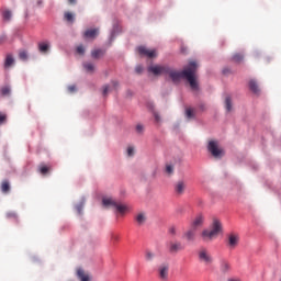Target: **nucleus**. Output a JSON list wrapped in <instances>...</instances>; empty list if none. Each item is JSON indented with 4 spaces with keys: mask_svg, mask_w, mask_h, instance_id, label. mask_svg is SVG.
Segmentation results:
<instances>
[{
    "mask_svg": "<svg viewBox=\"0 0 281 281\" xmlns=\"http://www.w3.org/2000/svg\"><path fill=\"white\" fill-rule=\"evenodd\" d=\"M198 64L191 60L182 71L171 69L167 65H153L148 67V72L155 76L169 75L173 82H179L180 79H186L190 83L192 91H199V82L196 80Z\"/></svg>",
    "mask_w": 281,
    "mask_h": 281,
    "instance_id": "1",
    "label": "nucleus"
},
{
    "mask_svg": "<svg viewBox=\"0 0 281 281\" xmlns=\"http://www.w3.org/2000/svg\"><path fill=\"white\" fill-rule=\"evenodd\" d=\"M223 232V226L220 220H213V224L211 225V229H206L202 233V238L205 243H211L213 239L217 238L220 234Z\"/></svg>",
    "mask_w": 281,
    "mask_h": 281,
    "instance_id": "2",
    "label": "nucleus"
},
{
    "mask_svg": "<svg viewBox=\"0 0 281 281\" xmlns=\"http://www.w3.org/2000/svg\"><path fill=\"white\" fill-rule=\"evenodd\" d=\"M102 204L108 207V206H113L116 209V211L120 214H124L128 209L127 206H125V204L119 203L116 202L114 199L112 198H103L102 199Z\"/></svg>",
    "mask_w": 281,
    "mask_h": 281,
    "instance_id": "3",
    "label": "nucleus"
},
{
    "mask_svg": "<svg viewBox=\"0 0 281 281\" xmlns=\"http://www.w3.org/2000/svg\"><path fill=\"white\" fill-rule=\"evenodd\" d=\"M207 148H209V151L211 153V155L216 159L222 158L224 155V150H223V148L218 147L217 140H210Z\"/></svg>",
    "mask_w": 281,
    "mask_h": 281,
    "instance_id": "4",
    "label": "nucleus"
},
{
    "mask_svg": "<svg viewBox=\"0 0 281 281\" xmlns=\"http://www.w3.org/2000/svg\"><path fill=\"white\" fill-rule=\"evenodd\" d=\"M169 263H160L157 268V277L160 281H169Z\"/></svg>",
    "mask_w": 281,
    "mask_h": 281,
    "instance_id": "5",
    "label": "nucleus"
},
{
    "mask_svg": "<svg viewBox=\"0 0 281 281\" xmlns=\"http://www.w3.org/2000/svg\"><path fill=\"white\" fill-rule=\"evenodd\" d=\"M167 247H168V251L171 255H176L179 251L184 250V246L181 244V241H168Z\"/></svg>",
    "mask_w": 281,
    "mask_h": 281,
    "instance_id": "6",
    "label": "nucleus"
},
{
    "mask_svg": "<svg viewBox=\"0 0 281 281\" xmlns=\"http://www.w3.org/2000/svg\"><path fill=\"white\" fill-rule=\"evenodd\" d=\"M199 260L205 265H211L213 259L206 248H201L199 250Z\"/></svg>",
    "mask_w": 281,
    "mask_h": 281,
    "instance_id": "7",
    "label": "nucleus"
},
{
    "mask_svg": "<svg viewBox=\"0 0 281 281\" xmlns=\"http://www.w3.org/2000/svg\"><path fill=\"white\" fill-rule=\"evenodd\" d=\"M137 52L140 56L147 58H155L157 56L155 49H148L146 46H138Z\"/></svg>",
    "mask_w": 281,
    "mask_h": 281,
    "instance_id": "8",
    "label": "nucleus"
},
{
    "mask_svg": "<svg viewBox=\"0 0 281 281\" xmlns=\"http://www.w3.org/2000/svg\"><path fill=\"white\" fill-rule=\"evenodd\" d=\"M195 236H196V229L194 228H189V231H186V233L183 234V238L187 241H194L195 240Z\"/></svg>",
    "mask_w": 281,
    "mask_h": 281,
    "instance_id": "9",
    "label": "nucleus"
},
{
    "mask_svg": "<svg viewBox=\"0 0 281 281\" xmlns=\"http://www.w3.org/2000/svg\"><path fill=\"white\" fill-rule=\"evenodd\" d=\"M239 241V236L236 235L235 233H231V235H228V246L234 249Z\"/></svg>",
    "mask_w": 281,
    "mask_h": 281,
    "instance_id": "10",
    "label": "nucleus"
},
{
    "mask_svg": "<svg viewBox=\"0 0 281 281\" xmlns=\"http://www.w3.org/2000/svg\"><path fill=\"white\" fill-rule=\"evenodd\" d=\"M37 47L41 54L46 55L49 52L50 44L49 42H40Z\"/></svg>",
    "mask_w": 281,
    "mask_h": 281,
    "instance_id": "11",
    "label": "nucleus"
},
{
    "mask_svg": "<svg viewBox=\"0 0 281 281\" xmlns=\"http://www.w3.org/2000/svg\"><path fill=\"white\" fill-rule=\"evenodd\" d=\"M146 221H147V216H146V213H144L143 211L135 215V222L137 223L138 226L144 225Z\"/></svg>",
    "mask_w": 281,
    "mask_h": 281,
    "instance_id": "12",
    "label": "nucleus"
},
{
    "mask_svg": "<svg viewBox=\"0 0 281 281\" xmlns=\"http://www.w3.org/2000/svg\"><path fill=\"white\" fill-rule=\"evenodd\" d=\"M203 222H204L203 215H196L195 220H193L191 224V227L196 231L199 227L203 225Z\"/></svg>",
    "mask_w": 281,
    "mask_h": 281,
    "instance_id": "13",
    "label": "nucleus"
},
{
    "mask_svg": "<svg viewBox=\"0 0 281 281\" xmlns=\"http://www.w3.org/2000/svg\"><path fill=\"white\" fill-rule=\"evenodd\" d=\"M12 66H14V56L12 54H7L4 69H10Z\"/></svg>",
    "mask_w": 281,
    "mask_h": 281,
    "instance_id": "14",
    "label": "nucleus"
},
{
    "mask_svg": "<svg viewBox=\"0 0 281 281\" xmlns=\"http://www.w3.org/2000/svg\"><path fill=\"white\" fill-rule=\"evenodd\" d=\"M186 190L184 181L180 180L176 183L175 191L178 195H182Z\"/></svg>",
    "mask_w": 281,
    "mask_h": 281,
    "instance_id": "15",
    "label": "nucleus"
},
{
    "mask_svg": "<svg viewBox=\"0 0 281 281\" xmlns=\"http://www.w3.org/2000/svg\"><path fill=\"white\" fill-rule=\"evenodd\" d=\"M98 34H99L98 29H89L85 32L83 36L86 38H95Z\"/></svg>",
    "mask_w": 281,
    "mask_h": 281,
    "instance_id": "16",
    "label": "nucleus"
},
{
    "mask_svg": "<svg viewBox=\"0 0 281 281\" xmlns=\"http://www.w3.org/2000/svg\"><path fill=\"white\" fill-rule=\"evenodd\" d=\"M249 89H250L251 92L255 93V94H259V92H260L259 86H258L257 81L254 80V79H251V80L249 81Z\"/></svg>",
    "mask_w": 281,
    "mask_h": 281,
    "instance_id": "17",
    "label": "nucleus"
},
{
    "mask_svg": "<svg viewBox=\"0 0 281 281\" xmlns=\"http://www.w3.org/2000/svg\"><path fill=\"white\" fill-rule=\"evenodd\" d=\"M77 277L78 279H80V281H90L89 274H86V272L81 268L77 269Z\"/></svg>",
    "mask_w": 281,
    "mask_h": 281,
    "instance_id": "18",
    "label": "nucleus"
},
{
    "mask_svg": "<svg viewBox=\"0 0 281 281\" xmlns=\"http://www.w3.org/2000/svg\"><path fill=\"white\" fill-rule=\"evenodd\" d=\"M104 54H105V49H101V48L93 49V50L91 52V56H92V58H94V59H99V58L103 57Z\"/></svg>",
    "mask_w": 281,
    "mask_h": 281,
    "instance_id": "19",
    "label": "nucleus"
},
{
    "mask_svg": "<svg viewBox=\"0 0 281 281\" xmlns=\"http://www.w3.org/2000/svg\"><path fill=\"white\" fill-rule=\"evenodd\" d=\"M2 193L8 194L10 193V181L9 180H3L1 182V187H0Z\"/></svg>",
    "mask_w": 281,
    "mask_h": 281,
    "instance_id": "20",
    "label": "nucleus"
},
{
    "mask_svg": "<svg viewBox=\"0 0 281 281\" xmlns=\"http://www.w3.org/2000/svg\"><path fill=\"white\" fill-rule=\"evenodd\" d=\"M2 16H3L4 21L10 22L12 20V11L8 10V9H4L2 11Z\"/></svg>",
    "mask_w": 281,
    "mask_h": 281,
    "instance_id": "21",
    "label": "nucleus"
},
{
    "mask_svg": "<svg viewBox=\"0 0 281 281\" xmlns=\"http://www.w3.org/2000/svg\"><path fill=\"white\" fill-rule=\"evenodd\" d=\"M49 170H50V167H49V166H46V165H43V164H41V165L38 166V172H40L42 176L47 175V173L49 172Z\"/></svg>",
    "mask_w": 281,
    "mask_h": 281,
    "instance_id": "22",
    "label": "nucleus"
},
{
    "mask_svg": "<svg viewBox=\"0 0 281 281\" xmlns=\"http://www.w3.org/2000/svg\"><path fill=\"white\" fill-rule=\"evenodd\" d=\"M155 258V252L153 250H145V260L151 262Z\"/></svg>",
    "mask_w": 281,
    "mask_h": 281,
    "instance_id": "23",
    "label": "nucleus"
},
{
    "mask_svg": "<svg viewBox=\"0 0 281 281\" xmlns=\"http://www.w3.org/2000/svg\"><path fill=\"white\" fill-rule=\"evenodd\" d=\"M83 68L90 74L94 71V65L91 63H83Z\"/></svg>",
    "mask_w": 281,
    "mask_h": 281,
    "instance_id": "24",
    "label": "nucleus"
},
{
    "mask_svg": "<svg viewBox=\"0 0 281 281\" xmlns=\"http://www.w3.org/2000/svg\"><path fill=\"white\" fill-rule=\"evenodd\" d=\"M225 108H226V111L227 112H231L232 111V99L229 95H227L225 98Z\"/></svg>",
    "mask_w": 281,
    "mask_h": 281,
    "instance_id": "25",
    "label": "nucleus"
},
{
    "mask_svg": "<svg viewBox=\"0 0 281 281\" xmlns=\"http://www.w3.org/2000/svg\"><path fill=\"white\" fill-rule=\"evenodd\" d=\"M243 59H244V55L240 54V53H236V54H234V56H233V61H234V63H241Z\"/></svg>",
    "mask_w": 281,
    "mask_h": 281,
    "instance_id": "26",
    "label": "nucleus"
},
{
    "mask_svg": "<svg viewBox=\"0 0 281 281\" xmlns=\"http://www.w3.org/2000/svg\"><path fill=\"white\" fill-rule=\"evenodd\" d=\"M64 18L69 23L74 22V14L71 12H69V11L65 12Z\"/></svg>",
    "mask_w": 281,
    "mask_h": 281,
    "instance_id": "27",
    "label": "nucleus"
},
{
    "mask_svg": "<svg viewBox=\"0 0 281 281\" xmlns=\"http://www.w3.org/2000/svg\"><path fill=\"white\" fill-rule=\"evenodd\" d=\"M19 58H20L21 60H23V61L27 60V50L21 49V50L19 52Z\"/></svg>",
    "mask_w": 281,
    "mask_h": 281,
    "instance_id": "28",
    "label": "nucleus"
},
{
    "mask_svg": "<svg viewBox=\"0 0 281 281\" xmlns=\"http://www.w3.org/2000/svg\"><path fill=\"white\" fill-rule=\"evenodd\" d=\"M229 269H231L229 263H227V261H223V263H222V266H221L222 272H223V273H226V272L229 271Z\"/></svg>",
    "mask_w": 281,
    "mask_h": 281,
    "instance_id": "29",
    "label": "nucleus"
},
{
    "mask_svg": "<svg viewBox=\"0 0 281 281\" xmlns=\"http://www.w3.org/2000/svg\"><path fill=\"white\" fill-rule=\"evenodd\" d=\"M7 121H8V114L0 112V125L5 124Z\"/></svg>",
    "mask_w": 281,
    "mask_h": 281,
    "instance_id": "30",
    "label": "nucleus"
},
{
    "mask_svg": "<svg viewBox=\"0 0 281 281\" xmlns=\"http://www.w3.org/2000/svg\"><path fill=\"white\" fill-rule=\"evenodd\" d=\"M186 115H187V119H193L194 117V112H193V109H191V108H188L187 110H186Z\"/></svg>",
    "mask_w": 281,
    "mask_h": 281,
    "instance_id": "31",
    "label": "nucleus"
},
{
    "mask_svg": "<svg viewBox=\"0 0 281 281\" xmlns=\"http://www.w3.org/2000/svg\"><path fill=\"white\" fill-rule=\"evenodd\" d=\"M11 89L10 87L5 86L1 88L2 95H10Z\"/></svg>",
    "mask_w": 281,
    "mask_h": 281,
    "instance_id": "32",
    "label": "nucleus"
},
{
    "mask_svg": "<svg viewBox=\"0 0 281 281\" xmlns=\"http://www.w3.org/2000/svg\"><path fill=\"white\" fill-rule=\"evenodd\" d=\"M166 172L168 175H172L173 173V166L172 165H166Z\"/></svg>",
    "mask_w": 281,
    "mask_h": 281,
    "instance_id": "33",
    "label": "nucleus"
},
{
    "mask_svg": "<svg viewBox=\"0 0 281 281\" xmlns=\"http://www.w3.org/2000/svg\"><path fill=\"white\" fill-rule=\"evenodd\" d=\"M77 53H78L79 55H83V54H85V47H83V45H79V46L77 47Z\"/></svg>",
    "mask_w": 281,
    "mask_h": 281,
    "instance_id": "34",
    "label": "nucleus"
},
{
    "mask_svg": "<svg viewBox=\"0 0 281 281\" xmlns=\"http://www.w3.org/2000/svg\"><path fill=\"white\" fill-rule=\"evenodd\" d=\"M127 155H128V157H132L134 155V147H132V146L127 147Z\"/></svg>",
    "mask_w": 281,
    "mask_h": 281,
    "instance_id": "35",
    "label": "nucleus"
},
{
    "mask_svg": "<svg viewBox=\"0 0 281 281\" xmlns=\"http://www.w3.org/2000/svg\"><path fill=\"white\" fill-rule=\"evenodd\" d=\"M119 235H115V233H112L111 234V240L113 241V243H116V241H119Z\"/></svg>",
    "mask_w": 281,
    "mask_h": 281,
    "instance_id": "36",
    "label": "nucleus"
},
{
    "mask_svg": "<svg viewBox=\"0 0 281 281\" xmlns=\"http://www.w3.org/2000/svg\"><path fill=\"white\" fill-rule=\"evenodd\" d=\"M144 131V126L142 124H137L136 132L140 134Z\"/></svg>",
    "mask_w": 281,
    "mask_h": 281,
    "instance_id": "37",
    "label": "nucleus"
},
{
    "mask_svg": "<svg viewBox=\"0 0 281 281\" xmlns=\"http://www.w3.org/2000/svg\"><path fill=\"white\" fill-rule=\"evenodd\" d=\"M68 91L70 93H74L76 91V86L75 85L68 86Z\"/></svg>",
    "mask_w": 281,
    "mask_h": 281,
    "instance_id": "38",
    "label": "nucleus"
},
{
    "mask_svg": "<svg viewBox=\"0 0 281 281\" xmlns=\"http://www.w3.org/2000/svg\"><path fill=\"white\" fill-rule=\"evenodd\" d=\"M135 71L136 74H142L143 67L140 65L136 66Z\"/></svg>",
    "mask_w": 281,
    "mask_h": 281,
    "instance_id": "39",
    "label": "nucleus"
},
{
    "mask_svg": "<svg viewBox=\"0 0 281 281\" xmlns=\"http://www.w3.org/2000/svg\"><path fill=\"white\" fill-rule=\"evenodd\" d=\"M108 93H109V86L105 85V86L103 87V95L105 97Z\"/></svg>",
    "mask_w": 281,
    "mask_h": 281,
    "instance_id": "40",
    "label": "nucleus"
},
{
    "mask_svg": "<svg viewBox=\"0 0 281 281\" xmlns=\"http://www.w3.org/2000/svg\"><path fill=\"white\" fill-rule=\"evenodd\" d=\"M154 117L156 122H160V115L157 112H154Z\"/></svg>",
    "mask_w": 281,
    "mask_h": 281,
    "instance_id": "41",
    "label": "nucleus"
},
{
    "mask_svg": "<svg viewBox=\"0 0 281 281\" xmlns=\"http://www.w3.org/2000/svg\"><path fill=\"white\" fill-rule=\"evenodd\" d=\"M169 233L175 236L176 235V228H173V226H172L171 228H169Z\"/></svg>",
    "mask_w": 281,
    "mask_h": 281,
    "instance_id": "42",
    "label": "nucleus"
},
{
    "mask_svg": "<svg viewBox=\"0 0 281 281\" xmlns=\"http://www.w3.org/2000/svg\"><path fill=\"white\" fill-rule=\"evenodd\" d=\"M112 85H113L114 89H116L119 87V82L115 80L112 81Z\"/></svg>",
    "mask_w": 281,
    "mask_h": 281,
    "instance_id": "43",
    "label": "nucleus"
},
{
    "mask_svg": "<svg viewBox=\"0 0 281 281\" xmlns=\"http://www.w3.org/2000/svg\"><path fill=\"white\" fill-rule=\"evenodd\" d=\"M8 217H16L15 213H8Z\"/></svg>",
    "mask_w": 281,
    "mask_h": 281,
    "instance_id": "44",
    "label": "nucleus"
},
{
    "mask_svg": "<svg viewBox=\"0 0 281 281\" xmlns=\"http://www.w3.org/2000/svg\"><path fill=\"white\" fill-rule=\"evenodd\" d=\"M69 4H76V0H68Z\"/></svg>",
    "mask_w": 281,
    "mask_h": 281,
    "instance_id": "45",
    "label": "nucleus"
},
{
    "mask_svg": "<svg viewBox=\"0 0 281 281\" xmlns=\"http://www.w3.org/2000/svg\"><path fill=\"white\" fill-rule=\"evenodd\" d=\"M228 281H239V279H228Z\"/></svg>",
    "mask_w": 281,
    "mask_h": 281,
    "instance_id": "46",
    "label": "nucleus"
},
{
    "mask_svg": "<svg viewBox=\"0 0 281 281\" xmlns=\"http://www.w3.org/2000/svg\"><path fill=\"white\" fill-rule=\"evenodd\" d=\"M227 72H228V70H227V69H224V70H223V74H224V75H226Z\"/></svg>",
    "mask_w": 281,
    "mask_h": 281,
    "instance_id": "47",
    "label": "nucleus"
},
{
    "mask_svg": "<svg viewBox=\"0 0 281 281\" xmlns=\"http://www.w3.org/2000/svg\"><path fill=\"white\" fill-rule=\"evenodd\" d=\"M80 210H81L80 206H78V212H79V213H80Z\"/></svg>",
    "mask_w": 281,
    "mask_h": 281,
    "instance_id": "48",
    "label": "nucleus"
}]
</instances>
